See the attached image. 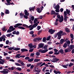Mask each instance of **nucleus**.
<instances>
[{"label": "nucleus", "instance_id": "63", "mask_svg": "<svg viewBox=\"0 0 74 74\" xmlns=\"http://www.w3.org/2000/svg\"><path fill=\"white\" fill-rule=\"evenodd\" d=\"M4 13L3 12H1V16H4Z\"/></svg>", "mask_w": 74, "mask_h": 74}, {"label": "nucleus", "instance_id": "3", "mask_svg": "<svg viewBox=\"0 0 74 74\" xmlns=\"http://www.w3.org/2000/svg\"><path fill=\"white\" fill-rule=\"evenodd\" d=\"M64 20L65 21H67V18H69V17H67V12H66V11H64Z\"/></svg>", "mask_w": 74, "mask_h": 74}, {"label": "nucleus", "instance_id": "55", "mask_svg": "<svg viewBox=\"0 0 74 74\" xmlns=\"http://www.w3.org/2000/svg\"><path fill=\"white\" fill-rule=\"evenodd\" d=\"M9 44V40H8L6 41V44L8 45Z\"/></svg>", "mask_w": 74, "mask_h": 74}, {"label": "nucleus", "instance_id": "53", "mask_svg": "<svg viewBox=\"0 0 74 74\" xmlns=\"http://www.w3.org/2000/svg\"><path fill=\"white\" fill-rule=\"evenodd\" d=\"M3 37H1L0 38V42H1L3 41Z\"/></svg>", "mask_w": 74, "mask_h": 74}, {"label": "nucleus", "instance_id": "45", "mask_svg": "<svg viewBox=\"0 0 74 74\" xmlns=\"http://www.w3.org/2000/svg\"><path fill=\"white\" fill-rule=\"evenodd\" d=\"M31 19L32 21H33L34 19V16H32L31 17Z\"/></svg>", "mask_w": 74, "mask_h": 74}, {"label": "nucleus", "instance_id": "11", "mask_svg": "<svg viewBox=\"0 0 74 74\" xmlns=\"http://www.w3.org/2000/svg\"><path fill=\"white\" fill-rule=\"evenodd\" d=\"M44 45L42 43H40L38 45V49H39V48H42L43 47H44Z\"/></svg>", "mask_w": 74, "mask_h": 74}, {"label": "nucleus", "instance_id": "23", "mask_svg": "<svg viewBox=\"0 0 74 74\" xmlns=\"http://www.w3.org/2000/svg\"><path fill=\"white\" fill-rule=\"evenodd\" d=\"M51 15H55V12L54 10H51Z\"/></svg>", "mask_w": 74, "mask_h": 74}, {"label": "nucleus", "instance_id": "64", "mask_svg": "<svg viewBox=\"0 0 74 74\" xmlns=\"http://www.w3.org/2000/svg\"><path fill=\"white\" fill-rule=\"evenodd\" d=\"M16 58H19V54L15 56Z\"/></svg>", "mask_w": 74, "mask_h": 74}, {"label": "nucleus", "instance_id": "19", "mask_svg": "<svg viewBox=\"0 0 74 74\" xmlns=\"http://www.w3.org/2000/svg\"><path fill=\"white\" fill-rule=\"evenodd\" d=\"M30 11H34V7H30L29 8Z\"/></svg>", "mask_w": 74, "mask_h": 74}, {"label": "nucleus", "instance_id": "36", "mask_svg": "<svg viewBox=\"0 0 74 74\" xmlns=\"http://www.w3.org/2000/svg\"><path fill=\"white\" fill-rule=\"evenodd\" d=\"M33 60H34V59L32 58L31 59H29L28 60V62H32L33 61Z\"/></svg>", "mask_w": 74, "mask_h": 74}, {"label": "nucleus", "instance_id": "37", "mask_svg": "<svg viewBox=\"0 0 74 74\" xmlns=\"http://www.w3.org/2000/svg\"><path fill=\"white\" fill-rule=\"evenodd\" d=\"M36 73H40V72H41V69H38V70H36Z\"/></svg>", "mask_w": 74, "mask_h": 74}, {"label": "nucleus", "instance_id": "7", "mask_svg": "<svg viewBox=\"0 0 74 74\" xmlns=\"http://www.w3.org/2000/svg\"><path fill=\"white\" fill-rule=\"evenodd\" d=\"M42 40V38H36L34 39V42H37V41H38L40 40Z\"/></svg>", "mask_w": 74, "mask_h": 74}, {"label": "nucleus", "instance_id": "13", "mask_svg": "<svg viewBox=\"0 0 74 74\" xmlns=\"http://www.w3.org/2000/svg\"><path fill=\"white\" fill-rule=\"evenodd\" d=\"M24 12L25 13V15H26L27 16H29V13L27 12V10H25L24 11Z\"/></svg>", "mask_w": 74, "mask_h": 74}, {"label": "nucleus", "instance_id": "58", "mask_svg": "<svg viewBox=\"0 0 74 74\" xmlns=\"http://www.w3.org/2000/svg\"><path fill=\"white\" fill-rule=\"evenodd\" d=\"M53 53V52L52 51H51L49 53V54H52Z\"/></svg>", "mask_w": 74, "mask_h": 74}, {"label": "nucleus", "instance_id": "22", "mask_svg": "<svg viewBox=\"0 0 74 74\" xmlns=\"http://www.w3.org/2000/svg\"><path fill=\"white\" fill-rule=\"evenodd\" d=\"M21 51L22 52H27V51H28V50H27V49H21Z\"/></svg>", "mask_w": 74, "mask_h": 74}, {"label": "nucleus", "instance_id": "27", "mask_svg": "<svg viewBox=\"0 0 74 74\" xmlns=\"http://www.w3.org/2000/svg\"><path fill=\"white\" fill-rule=\"evenodd\" d=\"M70 48L71 49H73L74 48V45H70Z\"/></svg>", "mask_w": 74, "mask_h": 74}, {"label": "nucleus", "instance_id": "17", "mask_svg": "<svg viewBox=\"0 0 74 74\" xmlns=\"http://www.w3.org/2000/svg\"><path fill=\"white\" fill-rule=\"evenodd\" d=\"M65 31L67 33H70V29L68 28H65Z\"/></svg>", "mask_w": 74, "mask_h": 74}, {"label": "nucleus", "instance_id": "20", "mask_svg": "<svg viewBox=\"0 0 74 74\" xmlns=\"http://www.w3.org/2000/svg\"><path fill=\"white\" fill-rule=\"evenodd\" d=\"M48 47V45H45L44 47V50H45V51H47V50H48L47 49V48Z\"/></svg>", "mask_w": 74, "mask_h": 74}, {"label": "nucleus", "instance_id": "38", "mask_svg": "<svg viewBox=\"0 0 74 74\" xmlns=\"http://www.w3.org/2000/svg\"><path fill=\"white\" fill-rule=\"evenodd\" d=\"M55 11L57 12H60V11L59 10V9H56L55 10Z\"/></svg>", "mask_w": 74, "mask_h": 74}, {"label": "nucleus", "instance_id": "33", "mask_svg": "<svg viewBox=\"0 0 74 74\" xmlns=\"http://www.w3.org/2000/svg\"><path fill=\"white\" fill-rule=\"evenodd\" d=\"M19 15L21 18H23V15H24V14H23L22 13H20Z\"/></svg>", "mask_w": 74, "mask_h": 74}, {"label": "nucleus", "instance_id": "43", "mask_svg": "<svg viewBox=\"0 0 74 74\" xmlns=\"http://www.w3.org/2000/svg\"><path fill=\"white\" fill-rule=\"evenodd\" d=\"M37 29L38 30H39L41 29V27L40 26H38L37 27Z\"/></svg>", "mask_w": 74, "mask_h": 74}, {"label": "nucleus", "instance_id": "51", "mask_svg": "<svg viewBox=\"0 0 74 74\" xmlns=\"http://www.w3.org/2000/svg\"><path fill=\"white\" fill-rule=\"evenodd\" d=\"M2 30L3 31V32H4L5 31V27H4L2 28Z\"/></svg>", "mask_w": 74, "mask_h": 74}, {"label": "nucleus", "instance_id": "48", "mask_svg": "<svg viewBox=\"0 0 74 74\" xmlns=\"http://www.w3.org/2000/svg\"><path fill=\"white\" fill-rule=\"evenodd\" d=\"M42 41L43 42H45V41H46V38L44 37L43 38Z\"/></svg>", "mask_w": 74, "mask_h": 74}, {"label": "nucleus", "instance_id": "6", "mask_svg": "<svg viewBox=\"0 0 74 74\" xmlns=\"http://www.w3.org/2000/svg\"><path fill=\"white\" fill-rule=\"evenodd\" d=\"M59 59L56 58H53V60H51V61L52 62H53V63H55L56 62V63H57V61H59Z\"/></svg>", "mask_w": 74, "mask_h": 74}, {"label": "nucleus", "instance_id": "52", "mask_svg": "<svg viewBox=\"0 0 74 74\" xmlns=\"http://www.w3.org/2000/svg\"><path fill=\"white\" fill-rule=\"evenodd\" d=\"M57 18H58V19H60L61 18V17H60V15H58L57 16Z\"/></svg>", "mask_w": 74, "mask_h": 74}, {"label": "nucleus", "instance_id": "24", "mask_svg": "<svg viewBox=\"0 0 74 74\" xmlns=\"http://www.w3.org/2000/svg\"><path fill=\"white\" fill-rule=\"evenodd\" d=\"M64 42V40L63 39H62L60 40V44H63V43Z\"/></svg>", "mask_w": 74, "mask_h": 74}, {"label": "nucleus", "instance_id": "12", "mask_svg": "<svg viewBox=\"0 0 74 74\" xmlns=\"http://www.w3.org/2000/svg\"><path fill=\"white\" fill-rule=\"evenodd\" d=\"M64 20V18H63V16H61V18L59 20V22L60 23H62V22Z\"/></svg>", "mask_w": 74, "mask_h": 74}, {"label": "nucleus", "instance_id": "39", "mask_svg": "<svg viewBox=\"0 0 74 74\" xmlns=\"http://www.w3.org/2000/svg\"><path fill=\"white\" fill-rule=\"evenodd\" d=\"M36 55L37 56H39L40 55V53L39 52H36Z\"/></svg>", "mask_w": 74, "mask_h": 74}, {"label": "nucleus", "instance_id": "26", "mask_svg": "<svg viewBox=\"0 0 74 74\" xmlns=\"http://www.w3.org/2000/svg\"><path fill=\"white\" fill-rule=\"evenodd\" d=\"M21 55V54H19V58H25V55L20 56Z\"/></svg>", "mask_w": 74, "mask_h": 74}, {"label": "nucleus", "instance_id": "2", "mask_svg": "<svg viewBox=\"0 0 74 74\" xmlns=\"http://www.w3.org/2000/svg\"><path fill=\"white\" fill-rule=\"evenodd\" d=\"M6 1L7 2V3H5V4L6 5H14V4L13 2H12V3H10V1H12L11 0H6Z\"/></svg>", "mask_w": 74, "mask_h": 74}, {"label": "nucleus", "instance_id": "15", "mask_svg": "<svg viewBox=\"0 0 74 74\" xmlns=\"http://www.w3.org/2000/svg\"><path fill=\"white\" fill-rule=\"evenodd\" d=\"M59 52L62 53V54H63L64 53V52H63V49H61L60 50L58 51Z\"/></svg>", "mask_w": 74, "mask_h": 74}, {"label": "nucleus", "instance_id": "62", "mask_svg": "<svg viewBox=\"0 0 74 74\" xmlns=\"http://www.w3.org/2000/svg\"><path fill=\"white\" fill-rule=\"evenodd\" d=\"M59 53H60L59 52H56L54 53V54L56 55H59Z\"/></svg>", "mask_w": 74, "mask_h": 74}, {"label": "nucleus", "instance_id": "41", "mask_svg": "<svg viewBox=\"0 0 74 74\" xmlns=\"http://www.w3.org/2000/svg\"><path fill=\"white\" fill-rule=\"evenodd\" d=\"M23 27H28V25H27L26 24L23 25Z\"/></svg>", "mask_w": 74, "mask_h": 74}, {"label": "nucleus", "instance_id": "1", "mask_svg": "<svg viewBox=\"0 0 74 74\" xmlns=\"http://www.w3.org/2000/svg\"><path fill=\"white\" fill-rule=\"evenodd\" d=\"M63 33V32L62 31L60 30L56 34V35H57L58 36V40H60Z\"/></svg>", "mask_w": 74, "mask_h": 74}, {"label": "nucleus", "instance_id": "40", "mask_svg": "<svg viewBox=\"0 0 74 74\" xmlns=\"http://www.w3.org/2000/svg\"><path fill=\"white\" fill-rule=\"evenodd\" d=\"M11 32H12L11 29H8L7 31V33H11Z\"/></svg>", "mask_w": 74, "mask_h": 74}, {"label": "nucleus", "instance_id": "34", "mask_svg": "<svg viewBox=\"0 0 74 74\" xmlns=\"http://www.w3.org/2000/svg\"><path fill=\"white\" fill-rule=\"evenodd\" d=\"M19 29H22L23 30H24V29H25V28L22 26H19Z\"/></svg>", "mask_w": 74, "mask_h": 74}, {"label": "nucleus", "instance_id": "46", "mask_svg": "<svg viewBox=\"0 0 74 74\" xmlns=\"http://www.w3.org/2000/svg\"><path fill=\"white\" fill-rule=\"evenodd\" d=\"M27 16L24 15V18H25V19H27L28 18V16Z\"/></svg>", "mask_w": 74, "mask_h": 74}, {"label": "nucleus", "instance_id": "35", "mask_svg": "<svg viewBox=\"0 0 74 74\" xmlns=\"http://www.w3.org/2000/svg\"><path fill=\"white\" fill-rule=\"evenodd\" d=\"M67 46V45L66 43H65L63 45L64 48H66Z\"/></svg>", "mask_w": 74, "mask_h": 74}, {"label": "nucleus", "instance_id": "32", "mask_svg": "<svg viewBox=\"0 0 74 74\" xmlns=\"http://www.w3.org/2000/svg\"><path fill=\"white\" fill-rule=\"evenodd\" d=\"M73 66H74V64L71 63H70L69 64V67H71Z\"/></svg>", "mask_w": 74, "mask_h": 74}, {"label": "nucleus", "instance_id": "54", "mask_svg": "<svg viewBox=\"0 0 74 74\" xmlns=\"http://www.w3.org/2000/svg\"><path fill=\"white\" fill-rule=\"evenodd\" d=\"M33 50H34V49H30L29 50V51L30 52H32L33 51Z\"/></svg>", "mask_w": 74, "mask_h": 74}, {"label": "nucleus", "instance_id": "44", "mask_svg": "<svg viewBox=\"0 0 74 74\" xmlns=\"http://www.w3.org/2000/svg\"><path fill=\"white\" fill-rule=\"evenodd\" d=\"M34 34V32L33 31H31L29 32V34H30L32 35V34Z\"/></svg>", "mask_w": 74, "mask_h": 74}, {"label": "nucleus", "instance_id": "8", "mask_svg": "<svg viewBox=\"0 0 74 74\" xmlns=\"http://www.w3.org/2000/svg\"><path fill=\"white\" fill-rule=\"evenodd\" d=\"M48 50H43L42 49H40L39 50V52H41V53H46L47 51H48Z\"/></svg>", "mask_w": 74, "mask_h": 74}, {"label": "nucleus", "instance_id": "31", "mask_svg": "<svg viewBox=\"0 0 74 74\" xmlns=\"http://www.w3.org/2000/svg\"><path fill=\"white\" fill-rule=\"evenodd\" d=\"M38 21V20H37V18H35L34 21V23H37V21Z\"/></svg>", "mask_w": 74, "mask_h": 74}, {"label": "nucleus", "instance_id": "10", "mask_svg": "<svg viewBox=\"0 0 74 74\" xmlns=\"http://www.w3.org/2000/svg\"><path fill=\"white\" fill-rule=\"evenodd\" d=\"M42 9L41 8L40 9V8H38L36 9V10L38 12V13H41L42 11Z\"/></svg>", "mask_w": 74, "mask_h": 74}, {"label": "nucleus", "instance_id": "29", "mask_svg": "<svg viewBox=\"0 0 74 74\" xmlns=\"http://www.w3.org/2000/svg\"><path fill=\"white\" fill-rule=\"evenodd\" d=\"M42 64V62H40L39 63H38L37 64V65L38 66H39L40 67H41V65Z\"/></svg>", "mask_w": 74, "mask_h": 74}, {"label": "nucleus", "instance_id": "14", "mask_svg": "<svg viewBox=\"0 0 74 74\" xmlns=\"http://www.w3.org/2000/svg\"><path fill=\"white\" fill-rule=\"evenodd\" d=\"M54 9H59V8H60L59 5L57 4L54 7Z\"/></svg>", "mask_w": 74, "mask_h": 74}, {"label": "nucleus", "instance_id": "25", "mask_svg": "<svg viewBox=\"0 0 74 74\" xmlns=\"http://www.w3.org/2000/svg\"><path fill=\"white\" fill-rule=\"evenodd\" d=\"M66 11L67 14H69V15H70V10H68V9H66Z\"/></svg>", "mask_w": 74, "mask_h": 74}, {"label": "nucleus", "instance_id": "61", "mask_svg": "<svg viewBox=\"0 0 74 74\" xmlns=\"http://www.w3.org/2000/svg\"><path fill=\"white\" fill-rule=\"evenodd\" d=\"M19 50V48H15L14 49L15 51H18Z\"/></svg>", "mask_w": 74, "mask_h": 74}, {"label": "nucleus", "instance_id": "16", "mask_svg": "<svg viewBox=\"0 0 74 74\" xmlns=\"http://www.w3.org/2000/svg\"><path fill=\"white\" fill-rule=\"evenodd\" d=\"M28 47H29L30 48L32 49L33 48V44L31 43L28 45Z\"/></svg>", "mask_w": 74, "mask_h": 74}, {"label": "nucleus", "instance_id": "59", "mask_svg": "<svg viewBox=\"0 0 74 74\" xmlns=\"http://www.w3.org/2000/svg\"><path fill=\"white\" fill-rule=\"evenodd\" d=\"M8 49H9V51H11V50H12V47H10L9 48H8Z\"/></svg>", "mask_w": 74, "mask_h": 74}, {"label": "nucleus", "instance_id": "49", "mask_svg": "<svg viewBox=\"0 0 74 74\" xmlns=\"http://www.w3.org/2000/svg\"><path fill=\"white\" fill-rule=\"evenodd\" d=\"M30 59V58L29 57H26L25 59V60H29Z\"/></svg>", "mask_w": 74, "mask_h": 74}, {"label": "nucleus", "instance_id": "4", "mask_svg": "<svg viewBox=\"0 0 74 74\" xmlns=\"http://www.w3.org/2000/svg\"><path fill=\"white\" fill-rule=\"evenodd\" d=\"M3 71H0V73H2V74H7L8 72L7 71H8V69H3Z\"/></svg>", "mask_w": 74, "mask_h": 74}, {"label": "nucleus", "instance_id": "60", "mask_svg": "<svg viewBox=\"0 0 74 74\" xmlns=\"http://www.w3.org/2000/svg\"><path fill=\"white\" fill-rule=\"evenodd\" d=\"M21 65H22V66H25V63H23V62H21Z\"/></svg>", "mask_w": 74, "mask_h": 74}, {"label": "nucleus", "instance_id": "18", "mask_svg": "<svg viewBox=\"0 0 74 74\" xmlns=\"http://www.w3.org/2000/svg\"><path fill=\"white\" fill-rule=\"evenodd\" d=\"M70 36L71 37V39L72 40H74V35H73V34H71Z\"/></svg>", "mask_w": 74, "mask_h": 74}, {"label": "nucleus", "instance_id": "50", "mask_svg": "<svg viewBox=\"0 0 74 74\" xmlns=\"http://www.w3.org/2000/svg\"><path fill=\"white\" fill-rule=\"evenodd\" d=\"M3 53H4V56H6V55H8V53H5V52H4Z\"/></svg>", "mask_w": 74, "mask_h": 74}, {"label": "nucleus", "instance_id": "47", "mask_svg": "<svg viewBox=\"0 0 74 74\" xmlns=\"http://www.w3.org/2000/svg\"><path fill=\"white\" fill-rule=\"evenodd\" d=\"M50 38H51V36L48 37L46 39L47 41H48V40H49Z\"/></svg>", "mask_w": 74, "mask_h": 74}, {"label": "nucleus", "instance_id": "21", "mask_svg": "<svg viewBox=\"0 0 74 74\" xmlns=\"http://www.w3.org/2000/svg\"><path fill=\"white\" fill-rule=\"evenodd\" d=\"M5 13L6 14H10V11H9V10H8L6 9L5 11Z\"/></svg>", "mask_w": 74, "mask_h": 74}, {"label": "nucleus", "instance_id": "9", "mask_svg": "<svg viewBox=\"0 0 74 74\" xmlns=\"http://www.w3.org/2000/svg\"><path fill=\"white\" fill-rule=\"evenodd\" d=\"M49 33H50L51 34H53L55 32V30H53L52 29H50L48 31Z\"/></svg>", "mask_w": 74, "mask_h": 74}, {"label": "nucleus", "instance_id": "56", "mask_svg": "<svg viewBox=\"0 0 74 74\" xmlns=\"http://www.w3.org/2000/svg\"><path fill=\"white\" fill-rule=\"evenodd\" d=\"M34 54L31 53L30 55L31 57H34Z\"/></svg>", "mask_w": 74, "mask_h": 74}, {"label": "nucleus", "instance_id": "57", "mask_svg": "<svg viewBox=\"0 0 74 74\" xmlns=\"http://www.w3.org/2000/svg\"><path fill=\"white\" fill-rule=\"evenodd\" d=\"M54 51L55 52H58V50H57V49H54Z\"/></svg>", "mask_w": 74, "mask_h": 74}, {"label": "nucleus", "instance_id": "42", "mask_svg": "<svg viewBox=\"0 0 74 74\" xmlns=\"http://www.w3.org/2000/svg\"><path fill=\"white\" fill-rule=\"evenodd\" d=\"M66 43H67V44H70V41L68 40L66 42Z\"/></svg>", "mask_w": 74, "mask_h": 74}, {"label": "nucleus", "instance_id": "30", "mask_svg": "<svg viewBox=\"0 0 74 74\" xmlns=\"http://www.w3.org/2000/svg\"><path fill=\"white\" fill-rule=\"evenodd\" d=\"M40 60V59H35L34 60V62H39Z\"/></svg>", "mask_w": 74, "mask_h": 74}, {"label": "nucleus", "instance_id": "28", "mask_svg": "<svg viewBox=\"0 0 74 74\" xmlns=\"http://www.w3.org/2000/svg\"><path fill=\"white\" fill-rule=\"evenodd\" d=\"M12 35V33H10L9 34L7 35H6V36H7L8 37H11V36Z\"/></svg>", "mask_w": 74, "mask_h": 74}, {"label": "nucleus", "instance_id": "5", "mask_svg": "<svg viewBox=\"0 0 74 74\" xmlns=\"http://www.w3.org/2000/svg\"><path fill=\"white\" fill-rule=\"evenodd\" d=\"M38 25V23H34L32 26L29 29V30H33L34 28H35V27H36Z\"/></svg>", "mask_w": 74, "mask_h": 74}]
</instances>
